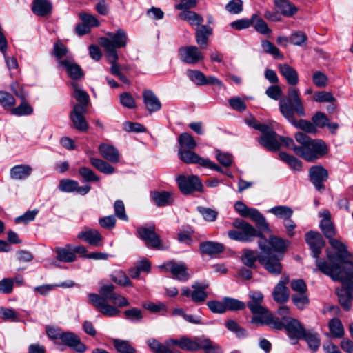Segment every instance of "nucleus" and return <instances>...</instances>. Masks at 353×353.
I'll use <instances>...</instances> for the list:
<instances>
[{
  "label": "nucleus",
  "mask_w": 353,
  "mask_h": 353,
  "mask_svg": "<svg viewBox=\"0 0 353 353\" xmlns=\"http://www.w3.org/2000/svg\"><path fill=\"white\" fill-rule=\"evenodd\" d=\"M262 136L259 137V143L265 149L270 151H277L279 150V135L273 131L269 125L265 132H261Z\"/></svg>",
  "instance_id": "nucleus-18"
},
{
  "label": "nucleus",
  "mask_w": 353,
  "mask_h": 353,
  "mask_svg": "<svg viewBox=\"0 0 353 353\" xmlns=\"http://www.w3.org/2000/svg\"><path fill=\"white\" fill-rule=\"evenodd\" d=\"M295 139L299 143L294 148L295 154L307 162H314L328 152L326 143L321 139H312L303 132H297Z\"/></svg>",
  "instance_id": "nucleus-2"
},
{
  "label": "nucleus",
  "mask_w": 353,
  "mask_h": 353,
  "mask_svg": "<svg viewBox=\"0 0 353 353\" xmlns=\"http://www.w3.org/2000/svg\"><path fill=\"white\" fill-rule=\"evenodd\" d=\"M68 48L61 42L58 41L54 44L52 54L59 61L62 60L61 59L64 57L67 58L68 57Z\"/></svg>",
  "instance_id": "nucleus-61"
},
{
  "label": "nucleus",
  "mask_w": 353,
  "mask_h": 353,
  "mask_svg": "<svg viewBox=\"0 0 353 353\" xmlns=\"http://www.w3.org/2000/svg\"><path fill=\"white\" fill-rule=\"evenodd\" d=\"M178 54L182 62L191 65H196L204 59L203 52L195 46H185L179 48Z\"/></svg>",
  "instance_id": "nucleus-13"
},
{
  "label": "nucleus",
  "mask_w": 353,
  "mask_h": 353,
  "mask_svg": "<svg viewBox=\"0 0 353 353\" xmlns=\"http://www.w3.org/2000/svg\"><path fill=\"white\" fill-rule=\"evenodd\" d=\"M56 252L57 259L61 261L69 263L74 261L76 259L74 253L65 248H57Z\"/></svg>",
  "instance_id": "nucleus-55"
},
{
  "label": "nucleus",
  "mask_w": 353,
  "mask_h": 353,
  "mask_svg": "<svg viewBox=\"0 0 353 353\" xmlns=\"http://www.w3.org/2000/svg\"><path fill=\"white\" fill-rule=\"evenodd\" d=\"M188 77L195 84L199 85H206L205 76L203 72L196 70H189L187 72Z\"/></svg>",
  "instance_id": "nucleus-57"
},
{
  "label": "nucleus",
  "mask_w": 353,
  "mask_h": 353,
  "mask_svg": "<svg viewBox=\"0 0 353 353\" xmlns=\"http://www.w3.org/2000/svg\"><path fill=\"white\" fill-rule=\"evenodd\" d=\"M268 325L276 330L285 329L291 339H302L305 331L300 322L292 317L283 323L279 320V318L274 316Z\"/></svg>",
  "instance_id": "nucleus-8"
},
{
  "label": "nucleus",
  "mask_w": 353,
  "mask_h": 353,
  "mask_svg": "<svg viewBox=\"0 0 353 353\" xmlns=\"http://www.w3.org/2000/svg\"><path fill=\"white\" fill-rule=\"evenodd\" d=\"M201 350L205 353H222V348L217 344L211 341L208 338L203 336Z\"/></svg>",
  "instance_id": "nucleus-51"
},
{
  "label": "nucleus",
  "mask_w": 353,
  "mask_h": 353,
  "mask_svg": "<svg viewBox=\"0 0 353 353\" xmlns=\"http://www.w3.org/2000/svg\"><path fill=\"white\" fill-rule=\"evenodd\" d=\"M90 163L92 166L103 174H111L115 172V168L113 166L101 159L91 157L90 159Z\"/></svg>",
  "instance_id": "nucleus-39"
},
{
  "label": "nucleus",
  "mask_w": 353,
  "mask_h": 353,
  "mask_svg": "<svg viewBox=\"0 0 353 353\" xmlns=\"http://www.w3.org/2000/svg\"><path fill=\"white\" fill-rule=\"evenodd\" d=\"M179 17L192 26H197L199 27L203 21L202 16L190 10L181 11L179 14Z\"/></svg>",
  "instance_id": "nucleus-37"
},
{
  "label": "nucleus",
  "mask_w": 353,
  "mask_h": 353,
  "mask_svg": "<svg viewBox=\"0 0 353 353\" xmlns=\"http://www.w3.org/2000/svg\"><path fill=\"white\" fill-rule=\"evenodd\" d=\"M60 340L77 352L82 353L86 350V346L81 341L79 336L73 332H63Z\"/></svg>",
  "instance_id": "nucleus-24"
},
{
  "label": "nucleus",
  "mask_w": 353,
  "mask_h": 353,
  "mask_svg": "<svg viewBox=\"0 0 353 353\" xmlns=\"http://www.w3.org/2000/svg\"><path fill=\"white\" fill-rule=\"evenodd\" d=\"M113 345L119 353H137L128 341L113 339Z\"/></svg>",
  "instance_id": "nucleus-47"
},
{
  "label": "nucleus",
  "mask_w": 353,
  "mask_h": 353,
  "mask_svg": "<svg viewBox=\"0 0 353 353\" xmlns=\"http://www.w3.org/2000/svg\"><path fill=\"white\" fill-rule=\"evenodd\" d=\"M232 226L236 230H231L228 232V236L232 240L248 242L256 236L263 237L252 225L242 219H235Z\"/></svg>",
  "instance_id": "nucleus-6"
},
{
  "label": "nucleus",
  "mask_w": 353,
  "mask_h": 353,
  "mask_svg": "<svg viewBox=\"0 0 353 353\" xmlns=\"http://www.w3.org/2000/svg\"><path fill=\"white\" fill-rule=\"evenodd\" d=\"M287 104L293 112L300 117H305V112L303 102L299 97V90L293 87H290L288 90V97L282 99L279 101V110H281V104L282 102Z\"/></svg>",
  "instance_id": "nucleus-12"
},
{
  "label": "nucleus",
  "mask_w": 353,
  "mask_h": 353,
  "mask_svg": "<svg viewBox=\"0 0 353 353\" xmlns=\"http://www.w3.org/2000/svg\"><path fill=\"white\" fill-rule=\"evenodd\" d=\"M86 112L87 110L84 105H74L73 110L70 113V119L77 130L86 131L88 129V123L83 116Z\"/></svg>",
  "instance_id": "nucleus-19"
},
{
  "label": "nucleus",
  "mask_w": 353,
  "mask_h": 353,
  "mask_svg": "<svg viewBox=\"0 0 353 353\" xmlns=\"http://www.w3.org/2000/svg\"><path fill=\"white\" fill-rule=\"evenodd\" d=\"M278 68L279 72L285 78L289 85H295L298 83L299 75L294 68L286 63L279 64Z\"/></svg>",
  "instance_id": "nucleus-30"
},
{
  "label": "nucleus",
  "mask_w": 353,
  "mask_h": 353,
  "mask_svg": "<svg viewBox=\"0 0 353 353\" xmlns=\"http://www.w3.org/2000/svg\"><path fill=\"white\" fill-rule=\"evenodd\" d=\"M180 148L193 150L196 146V143L194 138L188 133H182L179 137Z\"/></svg>",
  "instance_id": "nucleus-50"
},
{
  "label": "nucleus",
  "mask_w": 353,
  "mask_h": 353,
  "mask_svg": "<svg viewBox=\"0 0 353 353\" xmlns=\"http://www.w3.org/2000/svg\"><path fill=\"white\" fill-rule=\"evenodd\" d=\"M235 211L242 217L250 218L254 221L259 229L269 232V224L264 216L256 208H249L242 201H238L234 205Z\"/></svg>",
  "instance_id": "nucleus-9"
},
{
  "label": "nucleus",
  "mask_w": 353,
  "mask_h": 353,
  "mask_svg": "<svg viewBox=\"0 0 353 353\" xmlns=\"http://www.w3.org/2000/svg\"><path fill=\"white\" fill-rule=\"evenodd\" d=\"M281 114L294 126L296 128H299L307 133H315L316 132V128L308 121L300 119L296 121L294 118V114H293L291 108L285 104L283 101L281 104Z\"/></svg>",
  "instance_id": "nucleus-11"
},
{
  "label": "nucleus",
  "mask_w": 353,
  "mask_h": 353,
  "mask_svg": "<svg viewBox=\"0 0 353 353\" xmlns=\"http://www.w3.org/2000/svg\"><path fill=\"white\" fill-rule=\"evenodd\" d=\"M176 182L181 192L188 194L194 191H200L202 189V183L199 178L196 175L186 177L180 175L176 178Z\"/></svg>",
  "instance_id": "nucleus-15"
},
{
  "label": "nucleus",
  "mask_w": 353,
  "mask_h": 353,
  "mask_svg": "<svg viewBox=\"0 0 353 353\" xmlns=\"http://www.w3.org/2000/svg\"><path fill=\"white\" fill-rule=\"evenodd\" d=\"M305 239L312 250L313 257L316 259V261L321 260L319 256L325 244L321 234L317 232L310 231L305 234Z\"/></svg>",
  "instance_id": "nucleus-20"
},
{
  "label": "nucleus",
  "mask_w": 353,
  "mask_h": 353,
  "mask_svg": "<svg viewBox=\"0 0 353 353\" xmlns=\"http://www.w3.org/2000/svg\"><path fill=\"white\" fill-rule=\"evenodd\" d=\"M180 159L185 163H196L203 166L202 161H205V158L199 157L196 153L192 151V150H187L179 148L178 152Z\"/></svg>",
  "instance_id": "nucleus-33"
},
{
  "label": "nucleus",
  "mask_w": 353,
  "mask_h": 353,
  "mask_svg": "<svg viewBox=\"0 0 353 353\" xmlns=\"http://www.w3.org/2000/svg\"><path fill=\"white\" fill-rule=\"evenodd\" d=\"M156 228L154 224L148 226H139L137 228V233L145 245L158 250H165L170 247L168 242L163 241L160 236L155 232Z\"/></svg>",
  "instance_id": "nucleus-7"
},
{
  "label": "nucleus",
  "mask_w": 353,
  "mask_h": 353,
  "mask_svg": "<svg viewBox=\"0 0 353 353\" xmlns=\"http://www.w3.org/2000/svg\"><path fill=\"white\" fill-rule=\"evenodd\" d=\"M151 195L154 203L159 207L172 205L174 201L173 194L170 192H154Z\"/></svg>",
  "instance_id": "nucleus-35"
},
{
  "label": "nucleus",
  "mask_w": 353,
  "mask_h": 353,
  "mask_svg": "<svg viewBox=\"0 0 353 353\" xmlns=\"http://www.w3.org/2000/svg\"><path fill=\"white\" fill-rule=\"evenodd\" d=\"M274 300L277 303H285L288 300L289 293L284 282H279L273 291Z\"/></svg>",
  "instance_id": "nucleus-41"
},
{
  "label": "nucleus",
  "mask_w": 353,
  "mask_h": 353,
  "mask_svg": "<svg viewBox=\"0 0 353 353\" xmlns=\"http://www.w3.org/2000/svg\"><path fill=\"white\" fill-rule=\"evenodd\" d=\"M216 158L217 161L224 167L230 166L233 159L232 154L227 152H221L220 150L216 151Z\"/></svg>",
  "instance_id": "nucleus-63"
},
{
  "label": "nucleus",
  "mask_w": 353,
  "mask_h": 353,
  "mask_svg": "<svg viewBox=\"0 0 353 353\" xmlns=\"http://www.w3.org/2000/svg\"><path fill=\"white\" fill-rule=\"evenodd\" d=\"M302 339H304L306 341L309 347L312 351H316L320 346L321 340L316 333H314L310 331H305V334L302 336Z\"/></svg>",
  "instance_id": "nucleus-45"
},
{
  "label": "nucleus",
  "mask_w": 353,
  "mask_h": 353,
  "mask_svg": "<svg viewBox=\"0 0 353 353\" xmlns=\"http://www.w3.org/2000/svg\"><path fill=\"white\" fill-rule=\"evenodd\" d=\"M112 280L114 283H117V284H119L120 285H123V286H130V285H132V283L130 281L128 276L123 271L115 272L112 275Z\"/></svg>",
  "instance_id": "nucleus-59"
},
{
  "label": "nucleus",
  "mask_w": 353,
  "mask_h": 353,
  "mask_svg": "<svg viewBox=\"0 0 353 353\" xmlns=\"http://www.w3.org/2000/svg\"><path fill=\"white\" fill-rule=\"evenodd\" d=\"M80 19L83 21V22L90 27H97L99 26V21L98 19L92 14L81 12L79 14Z\"/></svg>",
  "instance_id": "nucleus-64"
},
{
  "label": "nucleus",
  "mask_w": 353,
  "mask_h": 353,
  "mask_svg": "<svg viewBox=\"0 0 353 353\" xmlns=\"http://www.w3.org/2000/svg\"><path fill=\"white\" fill-rule=\"evenodd\" d=\"M77 237L94 246L101 245L103 239L99 231L89 228H86L79 232Z\"/></svg>",
  "instance_id": "nucleus-25"
},
{
  "label": "nucleus",
  "mask_w": 353,
  "mask_h": 353,
  "mask_svg": "<svg viewBox=\"0 0 353 353\" xmlns=\"http://www.w3.org/2000/svg\"><path fill=\"white\" fill-rule=\"evenodd\" d=\"M107 58L110 63H111L110 72L114 75L118 76L121 74V68L117 63L118 55L117 54H107Z\"/></svg>",
  "instance_id": "nucleus-62"
},
{
  "label": "nucleus",
  "mask_w": 353,
  "mask_h": 353,
  "mask_svg": "<svg viewBox=\"0 0 353 353\" xmlns=\"http://www.w3.org/2000/svg\"><path fill=\"white\" fill-rule=\"evenodd\" d=\"M259 263L270 274L279 275L281 273L283 266L281 261L283 259L282 254H275L270 252V248L265 241H259Z\"/></svg>",
  "instance_id": "nucleus-5"
},
{
  "label": "nucleus",
  "mask_w": 353,
  "mask_h": 353,
  "mask_svg": "<svg viewBox=\"0 0 353 353\" xmlns=\"http://www.w3.org/2000/svg\"><path fill=\"white\" fill-rule=\"evenodd\" d=\"M107 37L100 39V44L104 48L107 54H117V48H123L127 44V34L123 29H119L114 32H108Z\"/></svg>",
  "instance_id": "nucleus-10"
},
{
  "label": "nucleus",
  "mask_w": 353,
  "mask_h": 353,
  "mask_svg": "<svg viewBox=\"0 0 353 353\" xmlns=\"http://www.w3.org/2000/svg\"><path fill=\"white\" fill-rule=\"evenodd\" d=\"M72 85L74 88L73 97L79 102L76 105H84L87 108L90 102L88 94L83 90L77 83L72 82Z\"/></svg>",
  "instance_id": "nucleus-42"
},
{
  "label": "nucleus",
  "mask_w": 353,
  "mask_h": 353,
  "mask_svg": "<svg viewBox=\"0 0 353 353\" xmlns=\"http://www.w3.org/2000/svg\"><path fill=\"white\" fill-rule=\"evenodd\" d=\"M143 98L145 108L150 113L159 111L161 109V103L152 90H144L143 92Z\"/></svg>",
  "instance_id": "nucleus-26"
},
{
  "label": "nucleus",
  "mask_w": 353,
  "mask_h": 353,
  "mask_svg": "<svg viewBox=\"0 0 353 353\" xmlns=\"http://www.w3.org/2000/svg\"><path fill=\"white\" fill-rule=\"evenodd\" d=\"M208 288V284L205 283H199L198 281L192 285V301L196 303H201L208 298V294L205 290Z\"/></svg>",
  "instance_id": "nucleus-29"
},
{
  "label": "nucleus",
  "mask_w": 353,
  "mask_h": 353,
  "mask_svg": "<svg viewBox=\"0 0 353 353\" xmlns=\"http://www.w3.org/2000/svg\"><path fill=\"white\" fill-rule=\"evenodd\" d=\"M212 34V28L207 25H201L196 28L195 32L196 42L201 48H205L208 45L210 36Z\"/></svg>",
  "instance_id": "nucleus-28"
},
{
  "label": "nucleus",
  "mask_w": 353,
  "mask_h": 353,
  "mask_svg": "<svg viewBox=\"0 0 353 353\" xmlns=\"http://www.w3.org/2000/svg\"><path fill=\"white\" fill-rule=\"evenodd\" d=\"M10 112L19 117L30 115L33 112V108L26 101H22L17 107L11 108Z\"/></svg>",
  "instance_id": "nucleus-48"
},
{
  "label": "nucleus",
  "mask_w": 353,
  "mask_h": 353,
  "mask_svg": "<svg viewBox=\"0 0 353 353\" xmlns=\"http://www.w3.org/2000/svg\"><path fill=\"white\" fill-rule=\"evenodd\" d=\"M280 159L288 163L290 167L295 170H300L302 167V162L292 155L281 152L279 154Z\"/></svg>",
  "instance_id": "nucleus-53"
},
{
  "label": "nucleus",
  "mask_w": 353,
  "mask_h": 353,
  "mask_svg": "<svg viewBox=\"0 0 353 353\" xmlns=\"http://www.w3.org/2000/svg\"><path fill=\"white\" fill-rule=\"evenodd\" d=\"M267 212L283 220L291 218L294 213L293 209L287 205H276L271 208Z\"/></svg>",
  "instance_id": "nucleus-40"
},
{
  "label": "nucleus",
  "mask_w": 353,
  "mask_h": 353,
  "mask_svg": "<svg viewBox=\"0 0 353 353\" xmlns=\"http://www.w3.org/2000/svg\"><path fill=\"white\" fill-rule=\"evenodd\" d=\"M32 170V168L28 165H17L11 168L10 175L13 179L22 180L28 178L31 174Z\"/></svg>",
  "instance_id": "nucleus-36"
},
{
  "label": "nucleus",
  "mask_w": 353,
  "mask_h": 353,
  "mask_svg": "<svg viewBox=\"0 0 353 353\" xmlns=\"http://www.w3.org/2000/svg\"><path fill=\"white\" fill-rule=\"evenodd\" d=\"M259 253L256 254L254 251L250 250H245L242 256L243 263L250 267L255 268V261H259Z\"/></svg>",
  "instance_id": "nucleus-52"
},
{
  "label": "nucleus",
  "mask_w": 353,
  "mask_h": 353,
  "mask_svg": "<svg viewBox=\"0 0 353 353\" xmlns=\"http://www.w3.org/2000/svg\"><path fill=\"white\" fill-rule=\"evenodd\" d=\"M196 209L205 221L214 222L216 220L219 212L216 210L203 206H198Z\"/></svg>",
  "instance_id": "nucleus-49"
},
{
  "label": "nucleus",
  "mask_w": 353,
  "mask_h": 353,
  "mask_svg": "<svg viewBox=\"0 0 353 353\" xmlns=\"http://www.w3.org/2000/svg\"><path fill=\"white\" fill-rule=\"evenodd\" d=\"M332 336L334 338H342L345 331L341 321L337 318L332 319L328 324Z\"/></svg>",
  "instance_id": "nucleus-44"
},
{
  "label": "nucleus",
  "mask_w": 353,
  "mask_h": 353,
  "mask_svg": "<svg viewBox=\"0 0 353 353\" xmlns=\"http://www.w3.org/2000/svg\"><path fill=\"white\" fill-rule=\"evenodd\" d=\"M99 294H88L90 303L104 316L109 317L117 316L120 310L117 307L108 303V301H111L112 296L116 294L114 286L112 284L103 285L99 289Z\"/></svg>",
  "instance_id": "nucleus-3"
},
{
  "label": "nucleus",
  "mask_w": 353,
  "mask_h": 353,
  "mask_svg": "<svg viewBox=\"0 0 353 353\" xmlns=\"http://www.w3.org/2000/svg\"><path fill=\"white\" fill-rule=\"evenodd\" d=\"M288 241L280 238L279 236L271 235L270 236L267 245L271 248L275 254H283L287 250Z\"/></svg>",
  "instance_id": "nucleus-32"
},
{
  "label": "nucleus",
  "mask_w": 353,
  "mask_h": 353,
  "mask_svg": "<svg viewBox=\"0 0 353 353\" xmlns=\"http://www.w3.org/2000/svg\"><path fill=\"white\" fill-rule=\"evenodd\" d=\"M201 252L206 254H218L224 250V246L218 242L207 241L200 243Z\"/></svg>",
  "instance_id": "nucleus-38"
},
{
  "label": "nucleus",
  "mask_w": 353,
  "mask_h": 353,
  "mask_svg": "<svg viewBox=\"0 0 353 353\" xmlns=\"http://www.w3.org/2000/svg\"><path fill=\"white\" fill-rule=\"evenodd\" d=\"M160 268L165 272H170L178 280L185 281L189 279L188 269L184 263L169 261L161 265Z\"/></svg>",
  "instance_id": "nucleus-21"
},
{
  "label": "nucleus",
  "mask_w": 353,
  "mask_h": 353,
  "mask_svg": "<svg viewBox=\"0 0 353 353\" xmlns=\"http://www.w3.org/2000/svg\"><path fill=\"white\" fill-rule=\"evenodd\" d=\"M290 41L294 46H303L307 43V36L303 32L296 31L290 35Z\"/></svg>",
  "instance_id": "nucleus-56"
},
{
  "label": "nucleus",
  "mask_w": 353,
  "mask_h": 353,
  "mask_svg": "<svg viewBox=\"0 0 353 353\" xmlns=\"http://www.w3.org/2000/svg\"><path fill=\"white\" fill-rule=\"evenodd\" d=\"M310 181L320 192L325 190L324 183L328 179L327 170L321 165H313L308 172Z\"/></svg>",
  "instance_id": "nucleus-14"
},
{
  "label": "nucleus",
  "mask_w": 353,
  "mask_h": 353,
  "mask_svg": "<svg viewBox=\"0 0 353 353\" xmlns=\"http://www.w3.org/2000/svg\"><path fill=\"white\" fill-rule=\"evenodd\" d=\"M146 344L153 353H181L174 348L173 338L166 339L163 343L154 338H149Z\"/></svg>",
  "instance_id": "nucleus-17"
},
{
  "label": "nucleus",
  "mask_w": 353,
  "mask_h": 353,
  "mask_svg": "<svg viewBox=\"0 0 353 353\" xmlns=\"http://www.w3.org/2000/svg\"><path fill=\"white\" fill-rule=\"evenodd\" d=\"M319 215L322 217L320 228L329 239L331 246L336 250L337 252L327 253V257L331 264L324 260H317V270L329 276L332 280L342 282V288L336 290V294L342 307L349 311L353 302V257L343 243L333 238L336 231L330 219V212L327 210H323Z\"/></svg>",
  "instance_id": "nucleus-1"
},
{
  "label": "nucleus",
  "mask_w": 353,
  "mask_h": 353,
  "mask_svg": "<svg viewBox=\"0 0 353 353\" xmlns=\"http://www.w3.org/2000/svg\"><path fill=\"white\" fill-rule=\"evenodd\" d=\"M248 296L250 300L247 303V306L253 314L251 323L256 325H268L274 315L263 305V294L259 291H250Z\"/></svg>",
  "instance_id": "nucleus-4"
},
{
  "label": "nucleus",
  "mask_w": 353,
  "mask_h": 353,
  "mask_svg": "<svg viewBox=\"0 0 353 353\" xmlns=\"http://www.w3.org/2000/svg\"><path fill=\"white\" fill-rule=\"evenodd\" d=\"M256 32L267 35L272 32V30L268 26L265 21L257 14H252V24Z\"/></svg>",
  "instance_id": "nucleus-43"
},
{
  "label": "nucleus",
  "mask_w": 353,
  "mask_h": 353,
  "mask_svg": "<svg viewBox=\"0 0 353 353\" xmlns=\"http://www.w3.org/2000/svg\"><path fill=\"white\" fill-rule=\"evenodd\" d=\"M79 175L83 178L85 181H99L100 178L97 176L94 172L87 167H81L79 170Z\"/></svg>",
  "instance_id": "nucleus-60"
},
{
  "label": "nucleus",
  "mask_w": 353,
  "mask_h": 353,
  "mask_svg": "<svg viewBox=\"0 0 353 353\" xmlns=\"http://www.w3.org/2000/svg\"><path fill=\"white\" fill-rule=\"evenodd\" d=\"M90 185L79 186L77 181L64 179H61L59 183V189L63 192H76L81 195H85L90 190Z\"/></svg>",
  "instance_id": "nucleus-22"
},
{
  "label": "nucleus",
  "mask_w": 353,
  "mask_h": 353,
  "mask_svg": "<svg viewBox=\"0 0 353 353\" xmlns=\"http://www.w3.org/2000/svg\"><path fill=\"white\" fill-rule=\"evenodd\" d=\"M203 336L190 338L188 336H182L178 339H174V346L188 352H196L201 350Z\"/></svg>",
  "instance_id": "nucleus-16"
},
{
  "label": "nucleus",
  "mask_w": 353,
  "mask_h": 353,
  "mask_svg": "<svg viewBox=\"0 0 353 353\" xmlns=\"http://www.w3.org/2000/svg\"><path fill=\"white\" fill-rule=\"evenodd\" d=\"M99 152L102 157L107 161L117 163L120 160V153L113 145L102 143L98 148Z\"/></svg>",
  "instance_id": "nucleus-27"
},
{
  "label": "nucleus",
  "mask_w": 353,
  "mask_h": 353,
  "mask_svg": "<svg viewBox=\"0 0 353 353\" xmlns=\"http://www.w3.org/2000/svg\"><path fill=\"white\" fill-rule=\"evenodd\" d=\"M223 300H224L226 311L227 310H232V311L240 310L244 309L246 306V305L243 302H242L238 299H236L225 297L223 299Z\"/></svg>",
  "instance_id": "nucleus-54"
},
{
  "label": "nucleus",
  "mask_w": 353,
  "mask_h": 353,
  "mask_svg": "<svg viewBox=\"0 0 353 353\" xmlns=\"http://www.w3.org/2000/svg\"><path fill=\"white\" fill-rule=\"evenodd\" d=\"M274 3L281 13L287 17H293L298 11L295 5L289 0H274Z\"/></svg>",
  "instance_id": "nucleus-34"
},
{
  "label": "nucleus",
  "mask_w": 353,
  "mask_h": 353,
  "mask_svg": "<svg viewBox=\"0 0 353 353\" xmlns=\"http://www.w3.org/2000/svg\"><path fill=\"white\" fill-rule=\"evenodd\" d=\"M59 65L65 70L69 77L72 79H79L83 77L81 67L70 57H68L64 60H60Z\"/></svg>",
  "instance_id": "nucleus-23"
},
{
  "label": "nucleus",
  "mask_w": 353,
  "mask_h": 353,
  "mask_svg": "<svg viewBox=\"0 0 353 353\" xmlns=\"http://www.w3.org/2000/svg\"><path fill=\"white\" fill-rule=\"evenodd\" d=\"M261 47L263 52L274 57L275 59H283V55L280 50L270 41L268 40L261 41Z\"/></svg>",
  "instance_id": "nucleus-46"
},
{
  "label": "nucleus",
  "mask_w": 353,
  "mask_h": 353,
  "mask_svg": "<svg viewBox=\"0 0 353 353\" xmlns=\"http://www.w3.org/2000/svg\"><path fill=\"white\" fill-rule=\"evenodd\" d=\"M52 5L48 0H33L32 10L39 17H46L52 12Z\"/></svg>",
  "instance_id": "nucleus-31"
},
{
  "label": "nucleus",
  "mask_w": 353,
  "mask_h": 353,
  "mask_svg": "<svg viewBox=\"0 0 353 353\" xmlns=\"http://www.w3.org/2000/svg\"><path fill=\"white\" fill-rule=\"evenodd\" d=\"M0 104L6 109L12 108L15 104V99L10 93L0 91Z\"/></svg>",
  "instance_id": "nucleus-58"
}]
</instances>
